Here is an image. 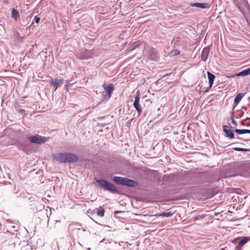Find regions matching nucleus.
Wrapping results in <instances>:
<instances>
[{
	"label": "nucleus",
	"mask_w": 250,
	"mask_h": 250,
	"mask_svg": "<svg viewBox=\"0 0 250 250\" xmlns=\"http://www.w3.org/2000/svg\"><path fill=\"white\" fill-rule=\"evenodd\" d=\"M53 158L60 163H74L78 161V157L71 153L64 152L56 154L53 156Z\"/></svg>",
	"instance_id": "1"
},
{
	"label": "nucleus",
	"mask_w": 250,
	"mask_h": 250,
	"mask_svg": "<svg viewBox=\"0 0 250 250\" xmlns=\"http://www.w3.org/2000/svg\"><path fill=\"white\" fill-rule=\"evenodd\" d=\"M112 180L117 184L129 188H133L138 186V183L137 181L126 177L114 176L112 178Z\"/></svg>",
	"instance_id": "2"
},
{
	"label": "nucleus",
	"mask_w": 250,
	"mask_h": 250,
	"mask_svg": "<svg viewBox=\"0 0 250 250\" xmlns=\"http://www.w3.org/2000/svg\"><path fill=\"white\" fill-rule=\"evenodd\" d=\"M96 181L100 188L113 192L118 191L117 188L111 183L108 182L106 180L97 179Z\"/></svg>",
	"instance_id": "3"
},
{
	"label": "nucleus",
	"mask_w": 250,
	"mask_h": 250,
	"mask_svg": "<svg viewBox=\"0 0 250 250\" xmlns=\"http://www.w3.org/2000/svg\"><path fill=\"white\" fill-rule=\"evenodd\" d=\"M29 140L31 142L36 144H42L48 141V139L45 137L35 135L29 137Z\"/></svg>",
	"instance_id": "4"
},
{
	"label": "nucleus",
	"mask_w": 250,
	"mask_h": 250,
	"mask_svg": "<svg viewBox=\"0 0 250 250\" xmlns=\"http://www.w3.org/2000/svg\"><path fill=\"white\" fill-rule=\"evenodd\" d=\"M250 240V237L243 236L238 237L236 241H237V245L235 248L236 250H241L242 247L244 246Z\"/></svg>",
	"instance_id": "5"
},
{
	"label": "nucleus",
	"mask_w": 250,
	"mask_h": 250,
	"mask_svg": "<svg viewBox=\"0 0 250 250\" xmlns=\"http://www.w3.org/2000/svg\"><path fill=\"white\" fill-rule=\"evenodd\" d=\"M140 99V92L138 91L137 93L136 96H135V100H134V102L133 103V105L138 112V116H140L142 112V108H141L140 105L139 104Z\"/></svg>",
	"instance_id": "6"
},
{
	"label": "nucleus",
	"mask_w": 250,
	"mask_h": 250,
	"mask_svg": "<svg viewBox=\"0 0 250 250\" xmlns=\"http://www.w3.org/2000/svg\"><path fill=\"white\" fill-rule=\"evenodd\" d=\"M223 132L225 133L226 137L231 139L234 137V133L232 132L229 126L223 125Z\"/></svg>",
	"instance_id": "7"
},
{
	"label": "nucleus",
	"mask_w": 250,
	"mask_h": 250,
	"mask_svg": "<svg viewBox=\"0 0 250 250\" xmlns=\"http://www.w3.org/2000/svg\"><path fill=\"white\" fill-rule=\"evenodd\" d=\"M103 86L104 89L107 91L108 97L110 98L111 96V94L114 88L113 84H104Z\"/></svg>",
	"instance_id": "8"
},
{
	"label": "nucleus",
	"mask_w": 250,
	"mask_h": 250,
	"mask_svg": "<svg viewBox=\"0 0 250 250\" xmlns=\"http://www.w3.org/2000/svg\"><path fill=\"white\" fill-rule=\"evenodd\" d=\"M191 6L199 7L202 9L208 8L210 5L208 3L195 2L190 4Z\"/></svg>",
	"instance_id": "9"
},
{
	"label": "nucleus",
	"mask_w": 250,
	"mask_h": 250,
	"mask_svg": "<svg viewBox=\"0 0 250 250\" xmlns=\"http://www.w3.org/2000/svg\"><path fill=\"white\" fill-rule=\"evenodd\" d=\"M63 83V79H55L51 81V83L54 86H55L54 90H56L58 87L61 86Z\"/></svg>",
	"instance_id": "10"
},
{
	"label": "nucleus",
	"mask_w": 250,
	"mask_h": 250,
	"mask_svg": "<svg viewBox=\"0 0 250 250\" xmlns=\"http://www.w3.org/2000/svg\"><path fill=\"white\" fill-rule=\"evenodd\" d=\"M209 49L208 47L204 48L201 53V59L203 61H206L208 57Z\"/></svg>",
	"instance_id": "11"
},
{
	"label": "nucleus",
	"mask_w": 250,
	"mask_h": 250,
	"mask_svg": "<svg viewBox=\"0 0 250 250\" xmlns=\"http://www.w3.org/2000/svg\"><path fill=\"white\" fill-rule=\"evenodd\" d=\"M207 75L209 81V86L208 88V89L212 87L215 76L214 75L212 74L208 71L207 72Z\"/></svg>",
	"instance_id": "12"
},
{
	"label": "nucleus",
	"mask_w": 250,
	"mask_h": 250,
	"mask_svg": "<svg viewBox=\"0 0 250 250\" xmlns=\"http://www.w3.org/2000/svg\"><path fill=\"white\" fill-rule=\"evenodd\" d=\"M44 207L42 205H40L38 207H36L37 211H41V213L46 216L47 217V210L44 209Z\"/></svg>",
	"instance_id": "13"
},
{
	"label": "nucleus",
	"mask_w": 250,
	"mask_h": 250,
	"mask_svg": "<svg viewBox=\"0 0 250 250\" xmlns=\"http://www.w3.org/2000/svg\"><path fill=\"white\" fill-rule=\"evenodd\" d=\"M250 75V67L244 69L236 74L237 76H245Z\"/></svg>",
	"instance_id": "14"
},
{
	"label": "nucleus",
	"mask_w": 250,
	"mask_h": 250,
	"mask_svg": "<svg viewBox=\"0 0 250 250\" xmlns=\"http://www.w3.org/2000/svg\"><path fill=\"white\" fill-rule=\"evenodd\" d=\"M244 96V94H243L242 93H238L235 96V97L234 98V104H235L236 105H237Z\"/></svg>",
	"instance_id": "15"
},
{
	"label": "nucleus",
	"mask_w": 250,
	"mask_h": 250,
	"mask_svg": "<svg viewBox=\"0 0 250 250\" xmlns=\"http://www.w3.org/2000/svg\"><path fill=\"white\" fill-rule=\"evenodd\" d=\"M20 16V14H19V12L18 10H16L15 8H12V11H11V17L12 18L15 20H17L18 19V18Z\"/></svg>",
	"instance_id": "16"
},
{
	"label": "nucleus",
	"mask_w": 250,
	"mask_h": 250,
	"mask_svg": "<svg viewBox=\"0 0 250 250\" xmlns=\"http://www.w3.org/2000/svg\"><path fill=\"white\" fill-rule=\"evenodd\" d=\"M235 132H236L238 134H242L245 133L250 134V130L247 129H236L235 130Z\"/></svg>",
	"instance_id": "17"
},
{
	"label": "nucleus",
	"mask_w": 250,
	"mask_h": 250,
	"mask_svg": "<svg viewBox=\"0 0 250 250\" xmlns=\"http://www.w3.org/2000/svg\"><path fill=\"white\" fill-rule=\"evenodd\" d=\"M173 214L171 212V211H168V212H163L162 213H160L157 214H156L155 216H162V217H170L172 216Z\"/></svg>",
	"instance_id": "18"
},
{
	"label": "nucleus",
	"mask_w": 250,
	"mask_h": 250,
	"mask_svg": "<svg viewBox=\"0 0 250 250\" xmlns=\"http://www.w3.org/2000/svg\"><path fill=\"white\" fill-rule=\"evenodd\" d=\"M96 213L97 215L100 217H103L104 215V210L103 207H101L99 208H97Z\"/></svg>",
	"instance_id": "19"
},
{
	"label": "nucleus",
	"mask_w": 250,
	"mask_h": 250,
	"mask_svg": "<svg viewBox=\"0 0 250 250\" xmlns=\"http://www.w3.org/2000/svg\"><path fill=\"white\" fill-rule=\"evenodd\" d=\"M149 54L151 56V58L153 60H154L155 58L157 57L156 51L154 48L150 49V52L149 53Z\"/></svg>",
	"instance_id": "20"
},
{
	"label": "nucleus",
	"mask_w": 250,
	"mask_h": 250,
	"mask_svg": "<svg viewBox=\"0 0 250 250\" xmlns=\"http://www.w3.org/2000/svg\"><path fill=\"white\" fill-rule=\"evenodd\" d=\"M233 149L234 150L237 151H243V152L250 151V149L240 148V147H234V148H233Z\"/></svg>",
	"instance_id": "21"
},
{
	"label": "nucleus",
	"mask_w": 250,
	"mask_h": 250,
	"mask_svg": "<svg viewBox=\"0 0 250 250\" xmlns=\"http://www.w3.org/2000/svg\"><path fill=\"white\" fill-rule=\"evenodd\" d=\"M180 53V51L178 49H175L172 51L170 53V56H175L177 55H179Z\"/></svg>",
	"instance_id": "22"
},
{
	"label": "nucleus",
	"mask_w": 250,
	"mask_h": 250,
	"mask_svg": "<svg viewBox=\"0 0 250 250\" xmlns=\"http://www.w3.org/2000/svg\"><path fill=\"white\" fill-rule=\"evenodd\" d=\"M206 215L205 214H201V215H198V216L194 217V219H193V220L194 221H197V220H200V219H203V218H204L206 217Z\"/></svg>",
	"instance_id": "23"
},
{
	"label": "nucleus",
	"mask_w": 250,
	"mask_h": 250,
	"mask_svg": "<svg viewBox=\"0 0 250 250\" xmlns=\"http://www.w3.org/2000/svg\"><path fill=\"white\" fill-rule=\"evenodd\" d=\"M40 21V18L36 16L34 18V19L33 20V22H35L36 23H38Z\"/></svg>",
	"instance_id": "24"
},
{
	"label": "nucleus",
	"mask_w": 250,
	"mask_h": 250,
	"mask_svg": "<svg viewBox=\"0 0 250 250\" xmlns=\"http://www.w3.org/2000/svg\"><path fill=\"white\" fill-rule=\"evenodd\" d=\"M178 42H179V38H175L173 39V40H172V41L171 42V43L173 44L174 45H175L178 43Z\"/></svg>",
	"instance_id": "25"
},
{
	"label": "nucleus",
	"mask_w": 250,
	"mask_h": 250,
	"mask_svg": "<svg viewBox=\"0 0 250 250\" xmlns=\"http://www.w3.org/2000/svg\"><path fill=\"white\" fill-rule=\"evenodd\" d=\"M141 42L139 41L138 42H134L132 43V45H133V46H134L135 47H137V46H139L140 45V43Z\"/></svg>",
	"instance_id": "26"
},
{
	"label": "nucleus",
	"mask_w": 250,
	"mask_h": 250,
	"mask_svg": "<svg viewBox=\"0 0 250 250\" xmlns=\"http://www.w3.org/2000/svg\"><path fill=\"white\" fill-rule=\"evenodd\" d=\"M231 121H232V124L235 125V126H237V122L234 120V119H233V117H232L231 118Z\"/></svg>",
	"instance_id": "27"
},
{
	"label": "nucleus",
	"mask_w": 250,
	"mask_h": 250,
	"mask_svg": "<svg viewBox=\"0 0 250 250\" xmlns=\"http://www.w3.org/2000/svg\"><path fill=\"white\" fill-rule=\"evenodd\" d=\"M250 118L247 117V118H246L245 119V120L244 121H242V122H241V123H242V125H244V121H247V120H250Z\"/></svg>",
	"instance_id": "28"
},
{
	"label": "nucleus",
	"mask_w": 250,
	"mask_h": 250,
	"mask_svg": "<svg viewBox=\"0 0 250 250\" xmlns=\"http://www.w3.org/2000/svg\"><path fill=\"white\" fill-rule=\"evenodd\" d=\"M143 45H144V47H145V51L146 52V51H147V49H146V44H145V43H143Z\"/></svg>",
	"instance_id": "29"
},
{
	"label": "nucleus",
	"mask_w": 250,
	"mask_h": 250,
	"mask_svg": "<svg viewBox=\"0 0 250 250\" xmlns=\"http://www.w3.org/2000/svg\"><path fill=\"white\" fill-rule=\"evenodd\" d=\"M133 120H134V119H133V118L131 119L130 120V122H131Z\"/></svg>",
	"instance_id": "30"
},
{
	"label": "nucleus",
	"mask_w": 250,
	"mask_h": 250,
	"mask_svg": "<svg viewBox=\"0 0 250 250\" xmlns=\"http://www.w3.org/2000/svg\"><path fill=\"white\" fill-rule=\"evenodd\" d=\"M243 114H244V112H242V114H241V116H242L243 115Z\"/></svg>",
	"instance_id": "31"
},
{
	"label": "nucleus",
	"mask_w": 250,
	"mask_h": 250,
	"mask_svg": "<svg viewBox=\"0 0 250 250\" xmlns=\"http://www.w3.org/2000/svg\"><path fill=\"white\" fill-rule=\"evenodd\" d=\"M12 228H13V229H16V227H15V226H13V227H12Z\"/></svg>",
	"instance_id": "32"
},
{
	"label": "nucleus",
	"mask_w": 250,
	"mask_h": 250,
	"mask_svg": "<svg viewBox=\"0 0 250 250\" xmlns=\"http://www.w3.org/2000/svg\"><path fill=\"white\" fill-rule=\"evenodd\" d=\"M208 35V33H207L206 37H207Z\"/></svg>",
	"instance_id": "33"
},
{
	"label": "nucleus",
	"mask_w": 250,
	"mask_h": 250,
	"mask_svg": "<svg viewBox=\"0 0 250 250\" xmlns=\"http://www.w3.org/2000/svg\"><path fill=\"white\" fill-rule=\"evenodd\" d=\"M208 35V33H207L206 37H207Z\"/></svg>",
	"instance_id": "34"
},
{
	"label": "nucleus",
	"mask_w": 250,
	"mask_h": 250,
	"mask_svg": "<svg viewBox=\"0 0 250 250\" xmlns=\"http://www.w3.org/2000/svg\"><path fill=\"white\" fill-rule=\"evenodd\" d=\"M208 35V33H207L206 37H207Z\"/></svg>",
	"instance_id": "35"
},
{
	"label": "nucleus",
	"mask_w": 250,
	"mask_h": 250,
	"mask_svg": "<svg viewBox=\"0 0 250 250\" xmlns=\"http://www.w3.org/2000/svg\"><path fill=\"white\" fill-rule=\"evenodd\" d=\"M118 211H115V213H118Z\"/></svg>",
	"instance_id": "36"
}]
</instances>
